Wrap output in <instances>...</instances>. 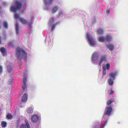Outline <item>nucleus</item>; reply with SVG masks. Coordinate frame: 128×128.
<instances>
[{
	"label": "nucleus",
	"instance_id": "6",
	"mask_svg": "<svg viewBox=\"0 0 128 128\" xmlns=\"http://www.w3.org/2000/svg\"><path fill=\"white\" fill-rule=\"evenodd\" d=\"M14 18H16L17 19H18L20 22L22 24H28V22L26 20L23 18L20 17L19 14H16L14 15Z\"/></svg>",
	"mask_w": 128,
	"mask_h": 128
},
{
	"label": "nucleus",
	"instance_id": "24",
	"mask_svg": "<svg viewBox=\"0 0 128 128\" xmlns=\"http://www.w3.org/2000/svg\"><path fill=\"white\" fill-rule=\"evenodd\" d=\"M4 28L5 29H7L8 28V24L6 22H4Z\"/></svg>",
	"mask_w": 128,
	"mask_h": 128
},
{
	"label": "nucleus",
	"instance_id": "33",
	"mask_svg": "<svg viewBox=\"0 0 128 128\" xmlns=\"http://www.w3.org/2000/svg\"><path fill=\"white\" fill-rule=\"evenodd\" d=\"M12 43L11 42H10L9 43V45L12 46Z\"/></svg>",
	"mask_w": 128,
	"mask_h": 128
},
{
	"label": "nucleus",
	"instance_id": "35",
	"mask_svg": "<svg viewBox=\"0 0 128 128\" xmlns=\"http://www.w3.org/2000/svg\"><path fill=\"white\" fill-rule=\"evenodd\" d=\"M88 38V33H87V34H86V39H87V40Z\"/></svg>",
	"mask_w": 128,
	"mask_h": 128
},
{
	"label": "nucleus",
	"instance_id": "25",
	"mask_svg": "<svg viewBox=\"0 0 128 128\" xmlns=\"http://www.w3.org/2000/svg\"><path fill=\"white\" fill-rule=\"evenodd\" d=\"M6 122L3 121L1 123V125L2 127H4L6 126Z\"/></svg>",
	"mask_w": 128,
	"mask_h": 128
},
{
	"label": "nucleus",
	"instance_id": "3",
	"mask_svg": "<svg viewBox=\"0 0 128 128\" xmlns=\"http://www.w3.org/2000/svg\"><path fill=\"white\" fill-rule=\"evenodd\" d=\"M16 54L17 57L18 58H26V54L19 47L17 48Z\"/></svg>",
	"mask_w": 128,
	"mask_h": 128
},
{
	"label": "nucleus",
	"instance_id": "7",
	"mask_svg": "<svg viewBox=\"0 0 128 128\" xmlns=\"http://www.w3.org/2000/svg\"><path fill=\"white\" fill-rule=\"evenodd\" d=\"M92 61L94 63H97L98 57L97 54L94 53L92 54Z\"/></svg>",
	"mask_w": 128,
	"mask_h": 128
},
{
	"label": "nucleus",
	"instance_id": "13",
	"mask_svg": "<svg viewBox=\"0 0 128 128\" xmlns=\"http://www.w3.org/2000/svg\"><path fill=\"white\" fill-rule=\"evenodd\" d=\"M26 125L22 124L20 126V128H30L29 124L28 121H26Z\"/></svg>",
	"mask_w": 128,
	"mask_h": 128
},
{
	"label": "nucleus",
	"instance_id": "8",
	"mask_svg": "<svg viewBox=\"0 0 128 128\" xmlns=\"http://www.w3.org/2000/svg\"><path fill=\"white\" fill-rule=\"evenodd\" d=\"M53 0H44V2L45 7L48 8V7L51 5Z\"/></svg>",
	"mask_w": 128,
	"mask_h": 128
},
{
	"label": "nucleus",
	"instance_id": "22",
	"mask_svg": "<svg viewBox=\"0 0 128 128\" xmlns=\"http://www.w3.org/2000/svg\"><path fill=\"white\" fill-rule=\"evenodd\" d=\"M19 26L18 24H16V33L18 34V33Z\"/></svg>",
	"mask_w": 128,
	"mask_h": 128
},
{
	"label": "nucleus",
	"instance_id": "23",
	"mask_svg": "<svg viewBox=\"0 0 128 128\" xmlns=\"http://www.w3.org/2000/svg\"><path fill=\"white\" fill-rule=\"evenodd\" d=\"M98 32L99 34H101L103 33V31L102 28H99L98 30Z\"/></svg>",
	"mask_w": 128,
	"mask_h": 128
},
{
	"label": "nucleus",
	"instance_id": "29",
	"mask_svg": "<svg viewBox=\"0 0 128 128\" xmlns=\"http://www.w3.org/2000/svg\"><path fill=\"white\" fill-rule=\"evenodd\" d=\"M2 67L1 66H0V74L2 73Z\"/></svg>",
	"mask_w": 128,
	"mask_h": 128
},
{
	"label": "nucleus",
	"instance_id": "30",
	"mask_svg": "<svg viewBox=\"0 0 128 128\" xmlns=\"http://www.w3.org/2000/svg\"><path fill=\"white\" fill-rule=\"evenodd\" d=\"M7 117L8 118H11L12 116L10 114H8L7 115Z\"/></svg>",
	"mask_w": 128,
	"mask_h": 128
},
{
	"label": "nucleus",
	"instance_id": "4",
	"mask_svg": "<svg viewBox=\"0 0 128 128\" xmlns=\"http://www.w3.org/2000/svg\"><path fill=\"white\" fill-rule=\"evenodd\" d=\"M56 20V18L54 17L51 18L50 19L48 23V25L50 26H52L51 29V30L52 31L54 30L55 27L56 25L55 23Z\"/></svg>",
	"mask_w": 128,
	"mask_h": 128
},
{
	"label": "nucleus",
	"instance_id": "21",
	"mask_svg": "<svg viewBox=\"0 0 128 128\" xmlns=\"http://www.w3.org/2000/svg\"><path fill=\"white\" fill-rule=\"evenodd\" d=\"M103 71L102 72L103 75H105L106 74V67L105 66H103Z\"/></svg>",
	"mask_w": 128,
	"mask_h": 128
},
{
	"label": "nucleus",
	"instance_id": "36",
	"mask_svg": "<svg viewBox=\"0 0 128 128\" xmlns=\"http://www.w3.org/2000/svg\"><path fill=\"white\" fill-rule=\"evenodd\" d=\"M24 8V10L23 11H24L25 10V9H24V8Z\"/></svg>",
	"mask_w": 128,
	"mask_h": 128
},
{
	"label": "nucleus",
	"instance_id": "12",
	"mask_svg": "<svg viewBox=\"0 0 128 128\" xmlns=\"http://www.w3.org/2000/svg\"><path fill=\"white\" fill-rule=\"evenodd\" d=\"M27 77L26 75L24 76L23 79V84L22 86V89L24 90H25L26 86V80Z\"/></svg>",
	"mask_w": 128,
	"mask_h": 128
},
{
	"label": "nucleus",
	"instance_id": "19",
	"mask_svg": "<svg viewBox=\"0 0 128 128\" xmlns=\"http://www.w3.org/2000/svg\"><path fill=\"white\" fill-rule=\"evenodd\" d=\"M112 39V37L111 36L109 35H108L106 38V40L107 42H108L111 40Z\"/></svg>",
	"mask_w": 128,
	"mask_h": 128
},
{
	"label": "nucleus",
	"instance_id": "18",
	"mask_svg": "<svg viewBox=\"0 0 128 128\" xmlns=\"http://www.w3.org/2000/svg\"><path fill=\"white\" fill-rule=\"evenodd\" d=\"M107 47L108 48L109 50L111 51H113L114 49V46L112 44H110Z\"/></svg>",
	"mask_w": 128,
	"mask_h": 128
},
{
	"label": "nucleus",
	"instance_id": "15",
	"mask_svg": "<svg viewBox=\"0 0 128 128\" xmlns=\"http://www.w3.org/2000/svg\"><path fill=\"white\" fill-rule=\"evenodd\" d=\"M27 100V95L26 94H24L21 98V100L23 102H26Z\"/></svg>",
	"mask_w": 128,
	"mask_h": 128
},
{
	"label": "nucleus",
	"instance_id": "32",
	"mask_svg": "<svg viewBox=\"0 0 128 128\" xmlns=\"http://www.w3.org/2000/svg\"><path fill=\"white\" fill-rule=\"evenodd\" d=\"M12 83V80H11L10 82L9 83V84H11Z\"/></svg>",
	"mask_w": 128,
	"mask_h": 128
},
{
	"label": "nucleus",
	"instance_id": "1",
	"mask_svg": "<svg viewBox=\"0 0 128 128\" xmlns=\"http://www.w3.org/2000/svg\"><path fill=\"white\" fill-rule=\"evenodd\" d=\"M115 99L112 98L109 99L107 103V105L104 112V115H106L108 116H110L112 111V106H114L113 105H111V104L113 102H115Z\"/></svg>",
	"mask_w": 128,
	"mask_h": 128
},
{
	"label": "nucleus",
	"instance_id": "9",
	"mask_svg": "<svg viewBox=\"0 0 128 128\" xmlns=\"http://www.w3.org/2000/svg\"><path fill=\"white\" fill-rule=\"evenodd\" d=\"M38 120V116L36 115H32L31 117V121L33 123H35Z\"/></svg>",
	"mask_w": 128,
	"mask_h": 128
},
{
	"label": "nucleus",
	"instance_id": "2",
	"mask_svg": "<svg viewBox=\"0 0 128 128\" xmlns=\"http://www.w3.org/2000/svg\"><path fill=\"white\" fill-rule=\"evenodd\" d=\"M117 71H115L110 73L109 75V78L108 81L109 86H112L114 84L113 81L115 80V78L117 76Z\"/></svg>",
	"mask_w": 128,
	"mask_h": 128
},
{
	"label": "nucleus",
	"instance_id": "14",
	"mask_svg": "<svg viewBox=\"0 0 128 128\" xmlns=\"http://www.w3.org/2000/svg\"><path fill=\"white\" fill-rule=\"evenodd\" d=\"M6 64L7 66L8 71L9 72H11L12 70V64L10 63L9 64L8 63H7Z\"/></svg>",
	"mask_w": 128,
	"mask_h": 128
},
{
	"label": "nucleus",
	"instance_id": "26",
	"mask_svg": "<svg viewBox=\"0 0 128 128\" xmlns=\"http://www.w3.org/2000/svg\"><path fill=\"white\" fill-rule=\"evenodd\" d=\"M106 68L107 70H109L110 68V66L109 64H106Z\"/></svg>",
	"mask_w": 128,
	"mask_h": 128
},
{
	"label": "nucleus",
	"instance_id": "20",
	"mask_svg": "<svg viewBox=\"0 0 128 128\" xmlns=\"http://www.w3.org/2000/svg\"><path fill=\"white\" fill-rule=\"evenodd\" d=\"M106 40V38L104 37H101L100 38L98 39L99 41L100 42H104Z\"/></svg>",
	"mask_w": 128,
	"mask_h": 128
},
{
	"label": "nucleus",
	"instance_id": "10",
	"mask_svg": "<svg viewBox=\"0 0 128 128\" xmlns=\"http://www.w3.org/2000/svg\"><path fill=\"white\" fill-rule=\"evenodd\" d=\"M88 41L91 46H94L95 44V42L92 37L88 36Z\"/></svg>",
	"mask_w": 128,
	"mask_h": 128
},
{
	"label": "nucleus",
	"instance_id": "34",
	"mask_svg": "<svg viewBox=\"0 0 128 128\" xmlns=\"http://www.w3.org/2000/svg\"><path fill=\"white\" fill-rule=\"evenodd\" d=\"M106 12H107L108 14H109L110 12V11L109 10H107L106 11Z\"/></svg>",
	"mask_w": 128,
	"mask_h": 128
},
{
	"label": "nucleus",
	"instance_id": "28",
	"mask_svg": "<svg viewBox=\"0 0 128 128\" xmlns=\"http://www.w3.org/2000/svg\"><path fill=\"white\" fill-rule=\"evenodd\" d=\"M114 92L112 90H109L108 93L110 94H112L114 93Z\"/></svg>",
	"mask_w": 128,
	"mask_h": 128
},
{
	"label": "nucleus",
	"instance_id": "17",
	"mask_svg": "<svg viewBox=\"0 0 128 128\" xmlns=\"http://www.w3.org/2000/svg\"><path fill=\"white\" fill-rule=\"evenodd\" d=\"M33 110V108H28L27 109V112L28 114H30L32 112Z\"/></svg>",
	"mask_w": 128,
	"mask_h": 128
},
{
	"label": "nucleus",
	"instance_id": "27",
	"mask_svg": "<svg viewBox=\"0 0 128 128\" xmlns=\"http://www.w3.org/2000/svg\"><path fill=\"white\" fill-rule=\"evenodd\" d=\"M58 8L57 7H54L53 9V12L54 13L56 12L58 10Z\"/></svg>",
	"mask_w": 128,
	"mask_h": 128
},
{
	"label": "nucleus",
	"instance_id": "11",
	"mask_svg": "<svg viewBox=\"0 0 128 128\" xmlns=\"http://www.w3.org/2000/svg\"><path fill=\"white\" fill-rule=\"evenodd\" d=\"M100 61L99 62V64H101L103 62H104L106 60L107 58L106 55H102L100 58Z\"/></svg>",
	"mask_w": 128,
	"mask_h": 128
},
{
	"label": "nucleus",
	"instance_id": "16",
	"mask_svg": "<svg viewBox=\"0 0 128 128\" xmlns=\"http://www.w3.org/2000/svg\"><path fill=\"white\" fill-rule=\"evenodd\" d=\"M1 52L3 54V56H5L6 54V49L3 47L1 48L0 49Z\"/></svg>",
	"mask_w": 128,
	"mask_h": 128
},
{
	"label": "nucleus",
	"instance_id": "31",
	"mask_svg": "<svg viewBox=\"0 0 128 128\" xmlns=\"http://www.w3.org/2000/svg\"><path fill=\"white\" fill-rule=\"evenodd\" d=\"M107 122V120H106L105 122V123H104V126H105V125H106V124Z\"/></svg>",
	"mask_w": 128,
	"mask_h": 128
},
{
	"label": "nucleus",
	"instance_id": "5",
	"mask_svg": "<svg viewBox=\"0 0 128 128\" xmlns=\"http://www.w3.org/2000/svg\"><path fill=\"white\" fill-rule=\"evenodd\" d=\"M15 6L12 7V10L14 12H15L16 10L22 8L21 3L18 1H16L15 4Z\"/></svg>",
	"mask_w": 128,
	"mask_h": 128
}]
</instances>
